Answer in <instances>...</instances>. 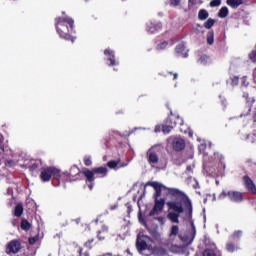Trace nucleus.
Segmentation results:
<instances>
[{"label":"nucleus","mask_w":256,"mask_h":256,"mask_svg":"<svg viewBox=\"0 0 256 256\" xmlns=\"http://www.w3.org/2000/svg\"><path fill=\"white\" fill-rule=\"evenodd\" d=\"M219 97H220V99H221L222 105H224V107H226V105H227V100H226L225 98H223V96H219Z\"/></svg>","instance_id":"49530a36"},{"label":"nucleus","mask_w":256,"mask_h":256,"mask_svg":"<svg viewBox=\"0 0 256 256\" xmlns=\"http://www.w3.org/2000/svg\"><path fill=\"white\" fill-rule=\"evenodd\" d=\"M93 169H94L95 175H100L101 177L107 176V167H98V168H93Z\"/></svg>","instance_id":"6ab92c4d"},{"label":"nucleus","mask_w":256,"mask_h":256,"mask_svg":"<svg viewBox=\"0 0 256 256\" xmlns=\"http://www.w3.org/2000/svg\"><path fill=\"white\" fill-rule=\"evenodd\" d=\"M109 169H115L119 165V161H110L107 163Z\"/></svg>","instance_id":"473e14b6"},{"label":"nucleus","mask_w":256,"mask_h":256,"mask_svg":"<svg viewBox=\"0 0 256 256\" xmlns=\"http://www.w3.org/2000/svg\"><path fill=\"white\" fill-rule=\"evenodd\" d=\"M189 2H190L192 5H197V3H199L197 0H189Z\"/></svg>","instance_id":"09e8293b"},{"label":"nucleus","mask_w":256,"mask_h":256,"mask_svg":"<svg viewBox=\"0 0 256 256\" xmlns=\"http://www.w3.org/2000/svg\"><path fill=\"white\" fill-rule=\"evenodd\" d=\"M186 169H187V171H188V172L193 171V167H191V166H187V168H186Z\"/></svg>","instance_id":"8fccbe9b"},{"label":"nucleus","mask_w":256,"mask_h":256,"mask_svg":"<svg viewBox=\"0 0 256 256\" xmlns=\"http://www.w3.org/2000/svg\"><path fill=\"white\" fill-rule=\"evenodd\" d=\"M226 3L232 9H237L239 6L243 5V1H241V0H227Z\"/></svg>","instance_id":"a211bd4d"},{"label":"nucleus","mask_w":256,"mask_h":256,"mask_svg":"<svg viewBox=\"0 0 256 256\" xmlns=\"http://www.w3.org/2000/svg\"><path fill=\"white\" fill-rule=\"evenodd\" d=\"M226 197H228V199L232 201V203H241V201H243V193L235 190L222 191L219 194L218 199L223 200Z\"/></svg>","instance_id":"39448f33"},{"label":"nucleus","mask_w":256,"mask_h":256,"mask_svg":"<svg viewBox=\"0 0 256 256\" xmlns=\"http://www.w3.org/2000/svg\"><path fill=\"white\" fill-rule=\"evenodd\" d=\"M244 97H246V99H248V98H249V95H248V94H244Z\"/></svg>","instance_id":"864d4df0"},{"label":"nucleus","mask_w":256,"mask_h":256,"mask_svg":"<svg viewBox=\"0 0 256 256\" xmlns=\"http://www.w3.org/2000/svg\"><path fill=\"white\" fill-rule=\"evenodd\" d=\"M231 85H232L233 87L239 85V77H237V76L232 77V78H231Z\"/></svg>","instance_id":"f704fd0d"},{"label":"nucleus","mask_w":256,"mask_h":256,"mask_svg":"<svg viewBox=\"0 0 256 256\" xmlns=\"http://www.w3.org/2000/svg\"><path fill=\"white\" fill-rule=\"evenodd\" d=\"M209 17V12H207V10L205 9H201L198 12V19H200V21H205V19H207Z\"/></svg>","instance_id":"412c9836"},{"label":"nucleus","mask_w":256,"mask_h":256,"mask_svg":"<svg viewBox=\"0 0 256 256\" xmlns=\"http://www.w3.org/2000/svg\"><path fill=\"white\" fill-rule=\"evenodd\" d=\"M197 63L199 65H209V63H211V58L207 55H201L198 58Z\"/></svg>","instance_id":"f3484780"},{"label":"nucleus","mask_w":256,"mask_h":256,"mask_svg":"<svg viewBox=\"0 0 256 256\" xmlns=\"http://www.w3.org/2000/svg\"><path fill=\"white\" fill-rule=\"evenodd\" d=\"M104 57L107 65H110V67L119 65V61L115 58V51L109 48L104 50Z\"/></svg>","instance_id":"6e6552de"},{"label":"nucleus","mask_w":256,"mask_h":256,"mask_svg":"<svg viewBox=\"0 0 256 256\" xmlns=\"http://www.w3.org/2000/svg\"><path fill=\"white\" fill-rule=\"evenodd\" d=\"M157 219V221H159V223L161 224V225H165V217H158V218H156Z\"/></svg>","instance_id":"c03bdc74"},{"label":"nucleus","mask_w":256,"mask_h":256,"mask_svg":"<svg viewBox=\"0 0 256 256\" xmlns=\"http://www.w3.org/2000/svg\"><path fill=\"white\" fill-rule=\"evenodd\" d=\"M170 250L172 251V253H183L185 251V247L173 245L171 246Z\"/></svg>","instance_id":"b1692460"},{"label":"nucleus","mask_w":256,"mask_h":256,"mask_svg":"<svg viewBox=\"0 0 256 256\" xmlns=\"http://www.w3.org/2000/svg\"><path fill=\"white\" fill-rule=\"evenodd\" d=\"M113 133H119L118 131H113Z\"/></svg>","instance_id":"6e6d98bb"},{"label":"nucleus","mask_w":256,"mask_h":256,"mask_svg":"<svg viewBox=\"0 0 256 256\" xmlns=\"http://www.w3.org/2000/svg\"><path fill=\"white\" fill-rule=\"evenodd\" d=\"M168 143L172 145L175 151H183V149H185V140H183V138L170 137Z\"/></svg>","instance_id":"1a4fd4ad"},{"label":"nucleus","mask_w":256,"mask_h":256,"mask_svg":"<svg viewBox=\"0 0 256 256\" xmlns=\"http://www.w3.org/2000/svg\"><path fill=\"white\" fill-rule=\"evenodd\" d=\"M84 163H85V165H86L87 167H90V165H93V161L91 160V157H89V156H86V157L84 158Z\"/></svg>","instance_id":"4c0bfd02"},{"label":"nucleus","mask_w":256,"mask_h":256,"mask_svg":"<svg viewBox=\"0 0 256 256\" xmlns=\"http://www.w3.org/2000/svg\"><path fill=\"white\" fill-rule=\"evenodd\" d=\"M163 207H165V200L163 199H156L155 205L153 209L150 211V216L157 215L163 211Z\"/></svg>","instance_id":"9b49d317"},{"label":"nucleus","mask_w":256,"mask_h":256,"mask_svg":"<svg viewBox=\"0 0 256 256\" xmlns=\"http://www.w3.org/2000/svg\"><path fill=\"white\" fill-rule=\"evenodd\" d=\"M171 7H179L181 5V0H169Z\"/></svg>","instance_id":"c9c22d12"},{"label":"nucleus","mask_w":256,"mask_h":256,"mask_svg":"<svg viewBox=\"0 0 256 256\" xmlns=\"http://www.w3.org/2000/svg\"><path fill=\"white\" fill-rule=\"evenodd\" d=\"M161 129H163V126L161 127V125H156L155 127V133H161Z\"/></svg>","instance_id":"a18cd8bd"},{"label":"nucleus","mask_w":256,"mask_h":256,"mask_svg":"<svg viewBox=\"0 0 256 256\" xmlns=\"http://www.w3.org/2000/svg\"><path fill=\"white\" fill-rule=\"evenodd\" d=\"M14 215H15V217H21V215H23V205L18 204L15 207Z\"/></svg>","instance_id":"393cba45"},{"label":"nucleus","mask_w":256,"mask_h":256,"mask_svg":"<svg viewBox=\"0 0 256 256\" xmlns=\"http://www.w3.org/2000/svg\"><path fill=\"white\" fill-rule=\"evenodd\" d=\"M247 139L250 143L256 144V133L248 135Z\"/></svg>","instance_id":"72a5a7b5"},{"label":"nucleus","mask_w":256,"mask_h":256,"mask_svg":"<svg viewBox=\"0 0 256 256\" xmlns=\"http://www.w3.org/2000/svg\"><path fill=\"white\" fill-rule=\"evenodd\" d=\"M21 228L24 230V231H29V229H31V224H29L27 222V220H23L22 223H21Z\"/></svg>","instance_id":"cd10ccee"},{"label":"nucleus","mask_w":256,"mask_h":256,"mask_svg":"<svg viewBox=\"0 0 256 256\" xmlns=\"http://www.w3.org/2000/svg\"><path fill=\"white\" fill-rule=\"evenodd\" d=\"M61 21H65L66 23H68V25H69L68 31H75L73 29V27H74L73 18L64 16L63 18H61V17L56 18V23H57L56 29H57L58 33H64V31H65V26L63 24H61Z\"/></svg>","instance_id":"0eeeda50"},{"label":"nucleus","mask_w":256,"mask_h":256,"mask_svg":"<svg viewBox=\"0 0 256 256\" xmlns=\"http://www.w3.org/2000/svg\"><path fill=\"white\" fill-rule=\"evenodd\" d=\"M147 155H148V161L150 163V165L152 167H155V165L157 163H159V156L157 155V153L153 152L152 149H150L148 152H147Z\"/></svg>","instance_id":"2eb2a0df"},{"label":"nucleus","mask_w":256,"mask_h":256,"mask_svg":"<svg viewBox=\"0 0 256 256\" xmlns=\"http://www.w3.org/2000/svg\"><path fill=\"white\" fill-rule=\"evenodd\" d=\"M6 167H15L16 162L14 160H7L5 162Z\"/></svg>","instance_id":"79ce46f5"},{"label":"nucleus","mask_w":256,"mask_h":256,"mask_svg":"<svg viewBox=\"0 0 256 256\" xmlns=\"http://www.w3.org/2000/svg\"><path fill=\"white\" fill-rule=\"evenodd\" d=\"M60 39H64V41H70V43H74L76 37L69 34V33H61L60 34Z\"/></svg>","instance_id":"aec40b11"},{"label":"nucleus","mask_w":256,"mask_h":256,"mask_svg":"<svg viewBox=\"0 0 256 256\" xmlns=\"http://www.w3.org/2000/svg\"><path fill=\"white\" fill-rule=\"evenodd\" d=\"M120 167H127V164H122Z\"/></svg>","instance_id":"5fc2aeb1"},{"label":"nucleus","mask_w":256,"mask_h":256,"mask_svg":"<svg viewBox=\"0 0 256 256\" xmlns=\"http://www.w3.org/2000/svg\"><path fill=\"white\" fill-rule=\"evenodd\" d=\"M242 235L241 231H236L234 232V234L232 235L233 239H239V237Z\"/></svg>","instance_id":"37998d69"},{"label":"nucleus","mask_w":256,"mask_h":256,"mask_svg":"<svg viewBox=\"0 0 256 256\" xmlns=\"http://www.w3.org/2000/svg\"><path fill=\"white\" fill-rule=\"evenodd\" d=\"M243 181L248 191H250V193H253V195H256V186H255V183H253V180H251L249 176H244Z\"/></svg>","instance_id":"4468645a"},{"label":"nucleus","mask_w":256,"mask_h":256,"mask_svg":"<svg viewBox=\"0 0 256 256\" xmlns=\"http://www.w3.org/2000/svg\"><path fill=\"white\" fill-rule=\"evenodd\" d=\"M177 235H179V239L181 240L182 243H185L186 245H191L196 235L195 225L191 223V232H190V235H187V236H183L182 234H179V226L173 225L170 228V233H169L170 241H173L175 237H177Z\"/></svg>","instance_id":"f03ea898"},{"label":"nucleus","mask_w":256,"mask_h":256,"mask_svg":"<svg viewBox=\"0 0 256 256\" xmlns=\"http://www.w3.org/2000/svg\"><path fill=\"white\" fill-rule=\"evenodd\" d=\"M110 209H111V211H115V209H117V204L111 205Z\"/></svg>","instance_id":"de8ad7c7"},{"label":"nucleus","mask_w":256,"mask_h":256,"mask_svg":"<svg viewBox=\"0 0 256 256\" xmlns=\"http://www.w3.org/2000/svg\"><path fill=\"white\" fill-rule=\"evenodd\" d=\"M197 141L198 143H200V145L198 146L200 153H205V149H207V144L205 143V140H202L200 137H197Z\"/></svg>","instance_id":"4be33fe9"},{"label":"nucleus","mask_w":256,"mask_h":256,"mask_svg":"<svg viewBox=\"0 0 256 256\" xmlns=\"http://www.w3.org/2000/svg\"><path fill=\"white\" fill-rule=\"evenodd\" d=\"M214 41H215V36L213 34H208L207 36L208 45H213Z\"/></svg>","instance_id":"2f4dec72"},{"label":"nucleus","mask_w":256,"mask_h":256,"mask_svg":"<svg viewBox=\"0 0 256 256\" xmlns=\"http://www.w3.org/2000/svg\"><path fill=\"white\" fill-rule=\"evenodd\" d=\"M227 15H229V8L222 7L218 13V17H220V19H225Z\"/></svg>","instance_id":"5701e85b"},{"label":"nucleus","mask_w":256,"mask_h":256,"mask_svg":"<svg viewBox=\"0 0 256 256\" xmlns=\"http://www.w3.org/2000/svg\"><path fill=\"white\" fill-rule=\"evenodd\" d=\"M203 256H217V255L215 254V251L213 249H206L203 252Z\"/></svg>","instance_id":"7c9ffc66"},{"label":"nucleus","mask_w":256,"mask_h":256,"mask_svg":"<svg viewBox=\"0 0 256 256\" xmlns=\"http://www.w3.org/2000/svg\"><path fill=\"white\" fill-rule=\"evenodd\" d=\"M249 85V80L247 79V76L242 77L241 79V86L247 87Z\"/></svg>","instance_id":"e433bc0d"},{"label":"nucleus","mask_w":256,"mask_h":256,"mask_svg":"<svg viewBox=\"0 0 256 256\" xmlns=\"http://www.w3.org/2000/svg\"><path fill=\"white\" fill-rule=\"evenodd\" d=\"M170 195L176 196L175 200L166 203L169 212L167 217L171 223H179V217L184 216V219L193 217V203L189 196L181 194V191L175 188L168 189Z\"/></svg>","instance_id":"f257e3e1"},{"label":"nucleus","mask_w":256,"mask_h":256,"mask_svg":"<svg viewBox=\"0 0 256 256\" xmlns=\"http://www.w3.org/2000/svg\"><path fill=\"white\" fill-rule=\"evenodd\" d=\"M239 249V247L235 246V244L229 242L226 244V250L229 253H234V251H237Z\"/></svg>","instance_id":"a878e982"},{"label":"nucleus","mask_w":256,"mask_h":256,"mask_svg":"<svg viewBox=\"0 0 256 256\" xmlns=\"http://www.w3.org/2000/svg\"><path fill=\"white\" fill-rule=\"evenodd\" d=\"M167 45H168L167 41H163L157 45L156 49L157 51H163V49L167 48Z\"/></svg>","instance_id":"c85d7f7f"},{"label":"nucleus","mask_w":256,"mask_h":256,"mask_svg":"<svg viewBox=\"0 0 256 256\" xmlns=\"http://www.w3.org/2000/svg\"><path fill=\"white\" fill-rule=\"evenodd\" d=\"M147 185L155 189V194H154L155 199H157L158 197H161V191H163V189H167V187H165L163 184L159 182H148Z\"/></svg>","instance_id":"f8f14e48"},{"label":"nucleus","mask_w":256,"mask_h":256,"mask_svg":"<svg viewBox=\"0 0 256 256\" xmlns=\"http://www.w3.org/2000/svg\"><path fill=\"white\" fill-rule=\"evenodd\" d=\"M174 117L175 116L173 115V113H171V116L168 117L166 119V121L164 122V124L162 125V132L165 135L171 133V130L175 129V125H177V123H178V125H183V119L181 117L177 116L176 117L177 122H173Z\"/></svg>","instance_id":"423d86ee"},{"label":"nucleus","mask_w":256,"mask_h":256,"mask_svg":"<svg viewBox=\"0 0 256 256\" xmlns=\"http://www.w3.org/2000/svg\"><path fill=\"white\" fill-rule=\"evenodd\" d=\"M37 241H39V236H34V237L29 238L30 245H35V243H37Z\"/></svg>","instance_id":"a19ab883"},{"label":"nucleus","mask_w":256,"mask_h":256,"mask_svg":"<svg viewBox=\"0 0 256 256\" xmlns=\"http://www.w3.org/2000/svg\"><path fill=\"white\" fill-rule=\"evenodd\" d=\"M20 250L21 243H19V241L17 240H12L11 242H9L6 248L7 253H19Z\"/></svg>","instance_id":"ddd939ff"},{"label":"nucleus","mask_w":256,"mask_h":256,"mask_svg":"<svg viewBox=\"0 0 256 256\" xmlns=\"http://www.w3.org/2000/svg\"><path fill=\"white\" fill-rule=\"evenodd\" d=\"M213 25H215V19L209 18L205 23H204V27L206 29H211V27H213Z\"/></svg>","instance_id":"bb28decb"},{"label":"nucleus","mask_w":256,"mask_h":256,"mask_svg":"<svg viewBox=\"0 0 256 256\" xmlns=\"http://www.w3.org/2000/svg\"><path fill=\"white\" fill-rule=\"evenodd\" d=\"M221 5V0H212L210 2V7H219Z\"/></svg>","instance_id":"ea45409f"},{"label":"nucleus","mask_w":256,"mask_h":256,"mask_svg":"<svg viewBox=\"0 0 256 256\" xmlns=\"http://www.w3.org/2000/svg\"><path fill=\"white\" fill-rule=\"evenodd\" d=\"M13 225H15V222H13Z\"/></svg>","instance_id":"4d7b16f0"},{"label":"nucleus","mask_w":256,"mask_h":256,"mask_svg":"<svg viewBox=\"0 0 256 256\" xmlns=\"http://www.w3.org/2000/svg\"><path fill=\"white\" fill-rule=\"evenodd\" d=\"M59 179L61 177V171L55 167H48L43 168L40 174V179L44 183H47V181H51V178Z\"/></svg>","instance_id":"20e7f679"},{"label":"nucleus","mask_w":256,"mask_h":256,"mask_svg":"<svg viewBox=\"0 0 256 256\" xmlns=\"http://www.w3.org/2000/svg\"><path fill=\"white\" fill-rule=\"evenodd\" d=\"M175 51L178 55H180V57H183L184 59H187V57H189V50L185 49V44H179L178 46H176Z\"/></svg>","instance_id":"dca6fc26"},{"label":"nucleus","mask_w":256,"mask_h":256,"mask_svg":"<svg viewBox=\"0 0 256 256\" xmlns=\"http://www.w3.org/2000/svg\"><path fill=\"white\" fill-rule=\"evenodd\" d=\"M189 137H193V132L191 130L188 131Z\"/></svg>","instance_id":"3c124183"},{"label":"nucleus","mask_w":256,"mask_h":256,"mask_svg":"<svg viewBox=\"0 0 256 256\" xmlns=\"http://www.w3.org/2000/svg\"><path fill=\"white\" fill-rule=\"evenodd\" d=\"M82 173H83V175L86 177V181H87V183H90V184H88V187H89V189H90V191L93 189V187H94V183H93V181H95V172H94V169H92V170H89V169H84L83 171H82Z\"/></svg>","instance_id":"9d476101"},{"label":"nucleus","mask_w":256,"mask_h":256,"mask_svg":"<svg viewBox=\"0 0 256 256\" xmlns=\"http://www.w3.org/2000/svg\"><path fill=\"white\" fill-rule=\"evenodd\" d=\"M109 228L107 226L102 227L101 231H98V239H105V236H101V233H107Z\"/></svg>","instance_id":"c756f323"},{"label":"nucleus","mask_w":256,"mask_h":256,"mask_svg":"<svg viewBox=\"0 0 256 256\" xmlns=\"http://www.w3.org/2000/svg\"><path fill=\"white\" fill-rule=\"evenodd\" d=\"M249 59H250V61H252L253 63H256V50L252 51V52L249 54Z\"/></svg>","instance_id":"58836bf2"},{"label":"nucleus","mask_w":256,"mask_h":256,"mask_svg":"<svg viewBox=\"0 0 256 256\" xmlns=\"http://www.w3.org/2000/svg\"><path fill=\"white\" fill-rule=\"evenodd\" d=\"M153 240L149 236L138 235L136 247L139 253L142 255H149L151 253V245ZM145 251H149V253H145Z\"/></svg>","instance_id":"7ed1b4c3"},{"label":"nucleus","mask_w":256,"mask_h":256,"mask_svg":"<svg viewBox=\"0 0 256 256\" xmlns=\"http://www.w3.org/2000/svg\"><path fill=\"white\" fill-rule=\"evenodd\" d=\"M177 77H178V74H177V73H175V74H174V78H173V79H177Z\"/></svg>","instance_id":"603ef678"}]
</instances>
